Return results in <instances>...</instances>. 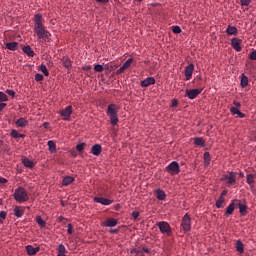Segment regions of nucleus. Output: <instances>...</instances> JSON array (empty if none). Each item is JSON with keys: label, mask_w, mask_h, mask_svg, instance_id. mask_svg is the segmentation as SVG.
Wrapping results in <instances>:
<instances>
[{"label": "nucleus", "mask_w": 256, "mask_h": 256, "mask_svg": "<svg viewBox=\"0 0 256 256\" xmlns=\"http://www.w3.org/2000/svg\"><path fill=\"white\" fill-rule=\"evenodd\" d=\"M34 30L38 39H43V41H48L52 36L51 33L45 28L43 24V17L40 13H37L34 17Z\"/></svg>", "instance_id": "nucleus-1"}, {"label": "nucleus", "mask_w": 256, "mask_h": 256, "mask_svg": "<svg viewBox=\"0 0 256 256\" xmlns=\"http://www.w3.org/2000/svg\"><path fill=\"white\" fill-rule=\"evenodd\" d=\"M118 112H119V108L116 104L108 105L107 115L112 125H117L119 123Z\"/></svg>", "instance_id": "nucleus-2"}, {"label": "nucleus", "mask_w": 256, "mask_h": 256, "mask_svg": "<svg viewBox=\"0 0 256 256\" xmlns=\"http://www.w3.org/2000/svg\"><path fill=\"white\" fill-rule=\"evenodd\" d=\"M13 197L15 198V201L20 204L29 201L28 193L22 186H19V188L15 190Z\"/></svg>", "instance_id": "nucleus-3"}, {"label": "nucleus", "mask_w": 256, "mask_h": 256, "mask_svg": "<svg viewBox=\"0 0 256 256\" xmlns=\"http://www.w3.org/2000/svg\"><path fill=\"white\" fill-rule=\"evenodd\" d=\"M156 225H157L159 231L161 232V234H164V235H167V236L172 235L173 231H172L171 226L169 225L168 222L160 221Z\"/></svg>", "instance_id": "nucleus-4"}, {"label": "nucleus", "mask_w": 256, "mask_h": 256, "mask_svg": "<svg viewBox=\"0 0 256 256\" xmlns=\"http://www.w3.org/2000/svg\"><path fill=\"white\" fill-rule=\"evenodd\" d=\"M165 171L169 173L172 177L175 175L179 174L181 169L180 165L178 164L177 161H172L171 164H169L166 168Z\"/></svg>", "instance_id": "nucleus-5"}, {"label": "nucleus", "mask_w": 256, "mask_h": 256, "mask_svg": "<svg viewBox=\"0 0 256 256\" xmlns=\"http://www.w3.org/2000/svg\"><path fill=\"white\" fill-rule=\"evenodd\" d=\"M181 227L186 233L191 231V217L189 214L183 216L181 220Z\"/></svg>", "instance_id": "nucleus-6"}, {"label": "nucleus", "mask_w": 256, "mask_h": 256, "mask_svg": "<svg viewBox=\"0 0 256 256\" xmlns=\"http://www.w3.org/2000/svg\"><path fill=\"white\" fill-rule=\"evenodd\" d=\"M203 91V88L199 89H186V97L190 100H194L197 98V95L201 94Z\"/></svg>", "instance_id": "nucleus-7"}, {"label": "nucleus", "mask_w": 256, "mask_h": 256, "mask_svg": "<svg viewBox=\"0 0 256 256\" xmlns=\"http://www.w3.org/2000/svg\"><path fill=\"white\" fill-rule=\"evenodd\" d=\"M132 63H133V58H128L127 61L121 66V68L116 71V74L117 75L123 74L125 70L131 67Z\"/></svg>", "instance_id": "nucleus-8"}, {"label": "nucleus", "mask_w": 256, "mask_h": 256, "mask_svg": "<svg viewBox=\"0 0 256 256\" xmlns=\"http://www.w3.org/2000/svg\"><path fill=\"white\" fill-rule=\"evenodd\" d=\"M194 69H195V65L193 63H190L189 65L186 66L185 68L186 81H191Z\"/></svg>", "instance_id": "nucleus-9"}, {"label": "nucleus", "mask_w": 256, "mask_h": 256, "mask_svg": "<svg viewBox=\"0 0 256 256\" xmlns=\"http://www.w3.org/2000/svg\"><path fill=\"white\" fill-rule=\"evenodd\" d=\"M94 202L104 206H109L113 204L114 200L102 198V197H94Z\"/></svg>", "instance_id": "nucleus-10"}, {"label": "nucleus", "mask_w": 256, "mask_h": 256, "mask_svg": "<svg viewBox=\"0 0 256 256\" xmlns=\"http://www.w3.org/2000/svg\"><path fill=\"white\" fill-rule=\"evenodd\" d=\"M235 178L236 174L233 172H230L228 175L222 176V180L227 181L228 185H233L236 182Z\"/></svg>", "instance_id": "nucleus-11"}, {"label": "nucleus", "mask_w": 256, "mask_h": 256, "mask_svg": "<svg viewBox=\"0 0 256 256\" xmlns=\"http://www.w3.org/2000/svg\"><path fill=\"white\" fill-rule=\"evenodd\" d=\"M241 44H242L241 39H239V38H232L231 39V45H232L233 49L236 50L237 52L242 51Z\"/></svg>", "instance_id": "nucleus-12"}, {"label": "nucleus", "mask_w": 256, "mask_h": 256, "mask_svg": "<svg viewBox=\"0 0 256 256\" xmlns=\"http://www.w3.org/2000/svg\"><path fill=\"white\" fill-rule=\"evenodd\" d=\"M72 110H73L72 106L68 105L66 106V109L61 111V116L65 117L64 118L65 121H69L70 116L72 115Z\"/></svg>", "instance_id": "nucleus-13"}, {"label": "nucleus", "mask_w": 256, "mask_h": 256, "mask_svg": "<svg viewBox=\"0 0 256 256\" xmlns=\"http://www.w3.org/2000/svg\"><path fill=\"white\" fill-rule=\"evenodd\" d=\"M236 207L239 208V211L242 216H246L248 211H247V205L242 204L241 200L236 199Z\"/></svg>", "instance_id": "nucleus-14"}, {"label": "nucleus", "mask_w": 256, "mask_h": 256, "mask_svg": "<svg viewBox=\"0 0 256 256\" xmlns=\"http://www.w3.org/2000/svg\"><path fill=\"white\" fill-rule=\"evenodd\" d=\"M118 224V219L116 218H108L106 221L102 224L104 227L113 228L116 227Z\"/></svg>", "instance_id": "nucleus-15"}, {"label": "nucleus", "mask_w": 256, "mask_h": 256, "mask_svg": "<svg viewBox=\"0 0 256 256\" xmlns=\"http://www.w3.org/2000/svg\"><path fill=\"white\" fill-rule=\"evenodd\" d=\"M61 63L68 70L69 73L72 68V61L70 60V58L68 56H63L61 58Z\"/></svg>", "instance_id": "nucleus-16"}, {"label": "nucleus", "mask_w": 256, "mask_h": 256, "mask_svg": "<svg viewBox=\"0 0 256 256\" xmlns=\"http://www.w3.org/2000/svg\"><path fill=\"white\" fill-rule=\"evenodd\" d=\"M22 164L27 169H34L35 167V161L28 159L27 157H22Z\"/></svg>", "instance_id": "nucleus-17"}, {"label": "nucleus", "mask_w": 256, "mask_h": 256, "mask_svg": "<svg viewBox=\"0 0 256 256\" xmlns=\"http://www.w3.org/2000/svg\"><path fill=\"white\" fill-rule=\"evenodd\" d=\"M156 82L154 77H148L140 82L141 87H148L150 85H154Z\"/></svg>", "instance_id": "nucleus-18"}, {"label": "nucleus", "mask_w": 256, "mask_h": 256, "mask_svg": "<svg viewBox=\"0 0 256 256\" xmlns=\"http://www.w3.org/2000/svg\"><path fill=\"white\" fill-rule=\"evenodd\" d=\"M25 214V207L16 206L14 208V215L16 218L20 219Z\"/></svg>", "instance_id": "nucleus-19"}, {"label": "nucleus", "mask_w": 256, "mask_h": 256, "mask_svg": "<svg viewBox=\"0 0 256 256\" xmlns=\"http://www.w3.org/2000/svg\"><path fill=\"white\" fill-rule=\"evenodd\" d=\"M27 254L30 256L36 255L40 251V247H33L30 244L26 246Z\"/></svg>", "instance_id": "nucleus-20"}, {"label": "nucleus", "mask_w": 256, "mask_h": 256, "mask_svg": "<svg viewBox=\"0 0 256 256\" xmlns=\"http://www.w3.org/2000/svg\"><path fill=\"white\" fill-rule=\"evenodd\" d=\"M235 207H237V199L232 200L231 204L226 209V214L232 215L235 210Z\"/></svg>", "instance_id": "nucleus-21"}, {"label": "nucleus", "mask_w": 256, "mask_h": 256, "mask_svg": "<svg viewBox=\"0 0 256 256\" xmlns=\"http://www.w3.org/2000/svg\"><path fill=\"white\" fill-rule=\"evenodd\" d=\"M102 152V146L100 144H95L92 146L91 153L94 156H99Z\"/></svg>", "instance_id": "nucleus-22"}, {"label": "nucleus", "mask_w": 256, "mask_h": 256, "mask_svg": "<svg viewBox=\"0 0 256 256\" xmlns=\"http://www.w3.org/2000/svg\"><path fill=\"white\" fill-rule=\"evenodd\" d=\"M226 33L228 34V36H236L238 34V29L236 27H233L232 25H228Z\"/></svg>", "instance_id": "nucleus-23"}, {"label": "nucleus", "mask_w": 256, "mask_h": 256, "mask_svg": "<svg viewBox=\"0 0 256 256\" xmlns=\"http://www.w3.org/2000/svg\"><path fill=\"white\" fill-rule=\"evenodd\" d=\"M18 42L12 41V42H7L6 47L10 51H17L18 50Z\"/></svg>", "instance_id": "nucleus-24"}, {"label": "nucleus", "mask_w": 256, "mask_h": 256, "mask_svg": "<svg viewBox=\"0 0 256 256\" xmlns=\"http://www.w3.org/2000/svg\"><path fill=\"white\" fill-rule=\"evenodd\" d=\"M23 52L27 54L28 57H34L35 52L32 50L31 46L27 45L22 48Z\"/></svg>", "instance_id": "nucleus-25"}, {"label": "nucleus", "mask_w": 256, "mask_h": 256, "mask_svg": "<svg viewBox=\"0 0 256 256\" xmlns=\"http://www.w3.org/2000/svg\"><path fill=\"white\" fill-rule=\"evenodd\" d=\"M236 251L240 254H243L245 252L244 244L241 240L236 241Z\"/></svg>", "instance_id": "nucleus-26"}, {"label": "nucleus", "mask_w": 256, "mask_h": 256, "mask_svg": "<svg viewBox=\"0 0 256 256\" xmlns=\"http://www.w3.org/2000/svg\"><path fill=\"white\" fill-rule=\"evenodd\" d=\"M74 181H75L74 177L66 176L63 179L62 185L67 187V186L71 185V183H73Z\"/></svg>", "instance_id": "nucleus-27"}, {"label": "nucleus", "mask_w": 256, "mask_h": 256, "mask_svg": "<svg viewBox=\"0 0 256 256\" xmlns=\"http://www.w3.org/2000/svg\"><path fill=\"white\" fill-rule=\"evenodd\" d=\"M156 196L158 198V201H165V199L167 197L166 193L163 190H161V189H158L156 191Z\"/></svg>", "instance_id": "nucleus-28"}, {"label": "nucleus", "mask_w": 256, "mask_h": 256, "mask_svg": "<svg viewBox=\"0 0 256 256\" xmlns=\"http://www.w3.org/2000/svg\"><path fill=\"white\" fill-rule=\"evenodd\" d=\"M194 145L200 146V147H205V140L202 137H195L194 138Z\"/></svg>", "instance_id": "nucleus-29"}, {"label": "nucleus", "mask_w": 256, "mask_h": 256, "mask_svg": "<svg viewBox=\"0 0 256 256\" xmlns=\"http://www.w3.org/2000/svg\"><path fill=\"white\" fill-rule=\"evenodd\" d=\"M11 137L14 138V139H19V138H24L25 135L20 134V133L18 132V130L13 129V130L11 131Z\"/></svg>", "instance_id": "nucleus-30"}, {"label": "nucleus", "mask_w": 256, "mask_h": 256, "mask_svg": "<svg viewBox=\"0 0 256 256\" xmlns=\"http://www.w3.org/2000/svg\"><path fill=\"white\" fill-rule=\"evenodd\" d=\"M211 163V154L209 152L204 153V164L205 166H209Z\"/></svg>", "instance_id": "nucleus-31"}, {"label": "nucleus", "mask_w": 256, "mask_h": 256, "mask_svg": "<svg viewBox=\"0 0 256 256\" xmlns=\"http://www.w3.org/2000/svg\"><path fill=\"white\" fill-rule=\"evenodd\" d=\"M248 82H249L248 77L245 76L244 73H242L241 86H242L243 89H245V87H247Z\"/></svg>", "instance_id": "nucleus-32"}, {"label": "nucleus", "mask_w": 256, "mask_h": 256, "mask_svg": "<svg viewBox=\"0 0 256 256\" xmlns=\"http://www.w3.org/2000/svg\"><path fill=\"white\" fill-rule=\"evenodd\" d=\"M16 125L18 127H25L27 126V120L25 118H19L17 121H16Z\"/></svg>", "instance_id": "nucleus-33"}, {"label": "nucleus", "mask_w": 256, "mask_h": 256, "mask_svg": "<svg viewBox=\"0 0 256 256\" xmlns=\"http://www.w3.org/2000/svg\"><path fill=\"white\" fill-rule=\"evenodd\" d=\"M36 221L39 227H46V222L44 221V219L41 218V216H37Z\"/></svg>", "instance_id": "nucleus-34"}, {"label": "nucleus", "mask_w": 256, "mask_h": 256, "mask_svg": "<svg viewBox=\"0 0 256 256\" xmlns=\"http://www.w3.org/2000/svg\"><path fill=\"white\" fill-rule=\"evenodd\" d=\"M48 147L51 153H55L56 151V144L54 141H48Z\"/></svg>", "instance_id": "nucleus-35"}, {"label": "nucleus", "mask_w": 256, "mask_h": 256, "mask_svg": "<svg viewBox=\"0 0 256 256\" xmlns=\"http://www.w3.org/2000/svg\"><path fill=\"white\" fill-rule=\"evenodd\" d=\"M254 179H255L254 174L247 175V183H248V185L253 186L254 182H255Z\"/></svg>", "instance_id": "nucleus-36"}, {"label": "nucleus", "mask_w": 256, "mask_h": 256, "mask_svg": "<svg viewBox=\"0 0 256 256\" xmlns=\"http://www.w3.org/2000/svg\"><path fill=\"white\" fill-rule=\"evenodd\" d=\"M225 203V198L224 197H220L217 201H216V207L217 208H222L223 204Z\"/></svg>", "instance_id": "nucleus-37"}, {"label": "nucleus", "mask_w": 256, "mask_h": 256, "mask_svg": "<svg viewBox=\"0 0 256 256\" xmlns=\"http://www.w3.org/2000/svg\"><path fill=\"white\" fill-rule=\"evenodd\" d=\"M40 71H42L44 76H49V72H48L47 66L45 64L40 65Z\"/></svg>", "instance_id": "nucleus-38"}, {"label": "nucleus", "mask_w": 256, "mask_h": 256, "mask_svg": "<svg viewBox=\"0 0 256 256\" xmlns=\"http://www.w3.org/2000/svg\"><path fill=\"white\" fill-rule=\"evenodd\" d=\"M94 70L97 72V73H102V71L104 70V66L101 65V64H96L94 66Z\"/></svg>", "instance_id": "nucleus-39"}, {"label": "nucleus", "mask_w": 256, "mask_h": 256, "mask_svg": "<svg viewBox=\"0 0 256 256\" xmlns=\"http://www.w3.org/2000/svg\"><path fill=\"white\" fill-rule=\"evenodd\" d=\"M85 147H86V143H80L76 145V149L78 150L79 153H81Z\"/></svg>", "instance_id": "nucleus-40"}, {"label": "nucleus", "mask_w": 256, "mask_h": 256, "mask_svg": "<svg viewBox=\"0 0 256 256\" xmlns=\"http://www.w3.org/2000/svg\"><path fill=\"white\" fill-rule=\"evenodd\" d=\"M172 32L174 34H180V33H182V29L180 27H178V25H175L174 27H172Z\"/></svg>", "instance_id": "nucleus-41"}, {"label": "nucleus", "mask_w": 256, "mask_h": 256, "mask_svg": "<svg viewBox=\"0 0 256 256\" xmlns=\"http://www.w3.org/2000/svg\"><path fill=\"white\" fill-rule=\"evenodd\" d=\"M8 101V96L3 93V92H0V102H7Z\"/></svg>", "instance_id": "nucleus-42"}, {"label": "nucleus", "mask_w": 256, "mask_h": 256, "mask_svg": "<svg viewBox=\"0 0 256 256\" xmlns=\"http://www.w3.org/2000/svg\"><path fill=\"white\" fill-rule=\"evenodd\" d=\"M66 247L64 246V244H59L58 245V253H66Z\"/></svg>", "instance_id": "nucleus-43"}, {"label": "nucleus", "mask_w": 256, "mask_h": 256, "mask_svg": "<svg viewBox=\"0 0 256 256\" xmlns=\"http://www.w3.org/2000/svg\"><path fill=\"white\" fill-rule=\"evenodd\" d=\"M230 113H231L232 115H238V114H239V109L236 108L235 106H232V107L230 108Z\"/></svg>", "instance_id": "nucleus-44"}, {"label": "nucleus", "mask_w": 256, "mask_h": 256, "mask_svg": "<svg viewBox=\"0 0 256 256\" xmlns=\"http://www.w3.org/2000/svg\"><path fill=\"white\" fill-rule=\"evenodd\" d=\"M43 78H44L43 74H41V73L35 74V79L37 82L43 81Z\"/></svg>", "instance_id": "nucleus-45"}, {"label": "nucleus", "mask_w": 256, "mask_h": 256, "mask_svg": "<svg viewBox=\"0 0 256 256\" xmlns=\"http://www.w3.org/2000/svg\"><path fill=\"white\" fill-rule=\"evenodd\" d=\"M250 4H251V0H241L242 7H249Z\"/></svg>", "instance_id": "nucleus-46"}, {"label": "nucleus", "mask_w": 256, "mask_h": 256, "mask_svg": "<svg viewBox=\"0 0 256 256\" xmlns=\"http://www.w3.org/2000/svg\"><path fill=\"white\" fill-rule=\"evenodd\" d=\"M67 234L68 235H72L73 234V225L72 224H68L67 225Z\"/></svg>", "instance_id": "nucleus-47"}, {"label": "nucleus", "mask_w": 256, "mask_h": 256, "mask_svg": "<svg viewBox=\"0 0 256 256\" xmlns=\"http://www.w3.org/2000/svg\"><path fill=\"white\" fill-rule=\"evenodd\" d=\"M139 216H140V212L139 211H133L132 212V218L134 220H137L139 218Z\"/></svg>", "instance_id": "nucleus-48"}, {"label": "nucleus", "mask_w": 256, "mask_h": 256, "mask_svg": "<svg viewBox=\"0 0 256 256\" xmlns=\"http://www.w3.org/2000/svg\"><path fill=\"white\" fill-rule=\"evenodd\" d=\"M6 93H7L8 95H10V97H15V94H16L13 89H7V90H6Z\"/></svg>", "instance_id": "nucleus-49"}, {"label": "nucleus", "mask_w": 256, "mask_h": 256, "mask_svg": "<svg viewBox=\"0 0 256 256\" xmlns=\"http://www.w3.org/2000/svg\"><path fill=\"white\" fill-rule=\"evenodd\" d=\"M250 60L256 61V50H253V52L250 53Z\"/></svg>", "instance_id": "nucleus-50"}, {"label": "nucleus", "mask_w": 256, "mask_h": 256, "mask_svg": "<svg viewBox=\"0 0 256 256\" xmlns=\"http://www.w3.org/2000/svg\"><path fill=\"white\" fill-rule=\"evenodd\" d=\"M7 213L6 211H0V219L6 220Z\"/></svg>", "instance_id": "nucleus-51"}, {"label": "nucleus", "mask_w": 256, "mask_h": 256, "mask_svg": "<svg viewBox=\"0 0 256 256\" xmlns=\"http://www.w3.org/2000/svg\"><path fill=\"white\" fill-rule=\"evenodd\" d=\"M5 183H7L6 178L0 176V184L5 185Z\"/></svg>", "instance_id": "nucleus-52"}, {"label": "nucleus", "mask_w": 256, "mask_h": 256, "mask_svg": "<svg viewBox=\"0 0 256 256\" xmlns=\"http://www.w3.org/2000/svg\"><path fill=\"white\" fill-rule=\"evenodd\" d=\"M6 103H0V111H3L6 108Z\"/></svg>", "instance_id": "nucleus-53"}, {"label": "nucleus", "mask_w": 256, "mask_h": 256, "mask_svg": "<svg viewBox=\"0 0 256 256\" xmlns=\"http://www.w3.org/2000/svg\"><path fill=\"white\" fill-rule=\"evenodd\" d=\"M234 107L237 108L239 110V108L241 107L240 102H236L234 101Z\"/></svg>", "instance_id": "nucleus-54"}, {"label": "nucleus", "mask_w": 256, "mask_h": 256, "mask_svg": "<svg viewBox=\"0 0 256 256\" xmlns=\"http://www.w3.org/2000/svg\"><path fill=\"white\" fill-rule=\"evenodd\" d=\"M238 116L240 118H245L246 117L245 113H242L240 110L238 111Z\"/></svg>", "instance_id": "nucleus-55"}, {"label": "nucleus", "mask_w": 256, "mask_h": 256, "mask_svg": "<svg viewBox=\"0 0 256 256\" xmlns=\"http://www.w3.org/2000/svg\"><path fill=\"white\" fill-rule=\"evenodd\" d=\"M96 2L101 4H106V3H109V0H96Z\"/></svg>", "instance_id": "nucleus-56"}, {"label": "nucleus", "mask_w": 256, "mask_h": 256, "mask_svg": "<svg viewBox=\"0 0 256 256\" xmlns=\"http://www.w3.org/2000/svg\"><path fill=\"white\" fill-rule=\"evenodd\" d=\"M177 106H178V101L177 100L172 101V107L176 108Z\"/></svg>", "instance_id": "nucleus-57"}, {"label": "nucleus", "mask_w": 256, "mask_h": 256, "mask_svg": "<svg viewBox=\"0 0 256 256\" xmlns=\"http://www.w3.org/2000/svg\"><path fill=\"white\" fill-rule=\"evenodd\" d=\"M226 195H227V191H226V190H223V191L221 192V196H220V197L224 198V196H226Z\"/></svg>", "instance_id": "nucleus-58"}, {"label": "nucleus", "mask_w": 256, "mask_h": 256, "mask_svg": "<svg viewBox=\"0 0 256 256\" xmlns=\"http://www.w3.org/2000/svg\"><path fill=\"white\" fill-rule=\"evenodd\" d=\"M43 126H44V129H49V122H44Z\"/></svg>", "instance_id": "nucleus-59"}, {"label": "nucleus", "mask_w": 256, "mask_h": 256, "mask_svg": "<svg viewBox=\"0 0 256 256\" xmlns=\"http://www.w3.org/2000/svg\"><path fill=\"white\" fill-rule=\"evenodd\" d=\"M120 208H121V206H120L119 204H117L116 206H114V210H115V211H119Z\"/></svg>", "instance_id": "nucleus-60"}, {"label": "nucleus", "mask_w": 256, "mask_h": 256, "mask_svg": "<svg viewBox=\"0 0 256 256\" xmlns=\"http://www.w3.org/2000/svg\"><path fill=\"white\" fill-rule=\"evenodd\" d=\"M58 256H67V255H65V252H58Z\"/></svg>", "instance_id": "nucleus-61"}, {"label": "nucleus", "mask_w": 256, "mask_h": 256, "mask_svg": "<svg viewBox=\"0 0 256 256\" xmlns=\"http://www.w3.org/2000/svg\"><path fill=\"white\" fill-rule=\"evenodd\" d=\"M143 251H144L145 253H149V249H148L147 247H144V248H143Z\"/></svg>", "instance_id": "nucleus-62"}, {"label": "nucleus", "mask_w": 256, "mask_h": 256, "mask_svg": "<svg viewBox=\"0 0 256 256\" xmlns=\"http://www.w3.org/2000/svg\"><path fill=\"white\" fill-rule=\"evenodd\" d=\"M111 234H118V230H111Z\"/></svg>", "instance_id": "nucleus-63"}, {"label": "nucleus", "mask_w": 256, "mask_h": 256, "mask_svg": "<svg viewBox=\"0 0 256 256\" xmlns=\"http://www.w3.org/2000/svg\"><path fill=\"white\" fill-rule=\"evenodd\" d=\"M91 68V66H86V70H89Z\"/></svg>", "instance_id": "nucleus-64"}]
</instances>
